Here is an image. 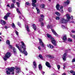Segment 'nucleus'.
Returning a JSON list of instances; mask_svg holds the SVG:
<instances>
[{
    "label": "nucleus",
    "mask_w": 75,
    "mask_h": 75,
    "mask_svg": "<svg viewBox=\"0 0 75 75\" xmlns=\"http://www.w3.org/2000/svg\"><path fill=\"white\" fill-rule=\"evenodd\" d=\"M16 69V72L18 74H19L21 72V69L20 67H15V68L14 67H11L10 68H7L8 71H6V74L7 75H10V72H12L11 73L12 75H14V70Z\"/></svg>",
    "instance_id": "obj_1"
},
{
    "label": "nucleus",
    "mask_w": 75,
    "mask_h": 75,
    "mask_svg": "<svg viewBox=\"0 0 75 75\" xmlns=\"http://www.w3.org/2000/svg\"><path fill=\"white\" fill-rule=\"evenodd\" d=\"M21 42L22 45H19L20 47H21V48H20V47L18 46V45H16V47L18 48L19 51L21 52L22 54H24L25 56H27L28 53L27 51H25V50H26V46L25 45V44L23 42ZM21 49L23 48V51L22 49H21Z\"/></svg>",
    "instance_id": "obj_2"
},
{
    "label": "nucleus",
    "mask_w": 75,
    "mask_h": 75,
    "mask_svg": "<svg viewBox=\"0 0 75 75\" xmlns=\"http://www.w3.org/2000/svg\"><path fill=\"white\" fill-rule=\"evenodd\" d=\"M47 36L48 38H51V42L53 44V45L54 46H57V43H56V41L55 40V39L52 37V36L48 33L47 34Z\"/></svg>",
    "instance_id": "obj_3"
},
{
    "label": "nucleus",
    "mask_w": 75,
    "mask_h": 75,
    "mask_svg": "<svg viewBox=\"0 0 75 75\" xmlns=\"http://www.w3.org/2000/svg\"><path fill=\"white\" fill-rule=\"evenodd\" d=\"M11 57V53L9 52H7L5 55V56L4 57V61H6L7 58H8Z\"/></svg>",
    "instance_id": "obj_4"
},
{
    "label": "nucleus",
    "mask_w": 75,
    "mask_h": 75,
    "mask_svg": "<svg viewBox=\"0 0 75 75\" xmlns=\"http://www.w3.org/2000/svg\"><path fill=\"white\" fill-rule=\"evenodd\" d=\"M38 40H39V43L41 45V47L44 48V43L42 42V40L40 39H38Z\"/></svg>",
    "instance_id": "obj_5"
},
{
    "label": "nucleus",
    "mask_w": 75,
    "mask_h": 75,
    "mask_svg": "<svg viewBox=\"0 0 75 75\" xmlns=\"http://www.w3.org/2000/svg\"><path fill=\"white\" fill-rule=\"evenodd\" d=\"M67 57V53H64L63 55V57H62V58H63V60L64 61H65L67 59V58H66V57Z\"/></svg>",
    "instance_id": "obj_6"
},
{
    "label": "nucleus",
    "mask_w": 75,
    "mask_h": 75,
    "mask_svg": "<svg viewBox=\"0 0 75 75\" xmlns=\"http://www.w3.org/2000/svg\"><path fill=\"white\" fill-rule=\"evenodd\" d=\"M10 13H8L7 14L4 16V18L5 20H7V17H8L9 16H10Z\"/></svg>",
    "instance_id": "obj_7"
},
{
    "label": "nucleus",
    "mask_w": 75,
    "mask_h": 75,
    "mask_svg": "<svg viewBox=\"0 0 75 75\" xmlns=\"http://www.w3.org/2000/svg\"><path fill=\"white\" fill-rule=\"evenodd\" d=\"M33 3H32V5L33 7H36V4H35L37 2V0H32Z\"/></svg>",
    "instance_id": "obj_8"
},
{
    "label": "nucleus",
    "mask_w": 75,
    "mask_h": 75,
    "mask_svg": "<svg viewBox=\"0 0 75 75\" xmlns=\"http://www.w3.org/2000/svg\"><path fill=\"white\" fill-rule=\"evenodd\" d=\"M51 30L53 33H54V34L55 35L56 37H58V35L57 33V32L53 29H51Z\"/></svg>",
    "instance_id": "obj_9"
},
{
    "label": "nucleus",
    "mask_w": 75,
    "mask_h": 75,
    "mask_svg": "<svg viewBox=\"0 0 75 75\" xmlns=\"http://www.w3.org/2000/svg\"><path fill=\"white\" fill-rule=\"evenodd\" d=\"M46 57H48L49 58H50L51 59H53L54 58V56H52L50 54L46 55Z\"/></svg>",
    "instance_id": "obj_10"
},
{
    "label": "nucleus",
    "mask_w": 75,
    "mask_h": 75,
    "mask_svg": "<svg viewBox=\"0 0 75 75\" xmlns=\"http://www.w3.org/2000/svg\"><path fill=\"white\" fill-rule=\"evenodd\" d=\"M45 65L48 68H51L50 64L48 62H47L45 63Z\"/></svg>",
    "instance_id": "obj_11"
},
{
    "label": "nucleus",
    "mask_w": 75,
    "mask_h": 75,
    "mask_svg": "<svg viewBox=\"0 0 75 75\" xmlns=\"http://www.w3.org/2000/svg\"><path fill=\"white\" fill-rule=\"evenodd\" d=\"M1 23L2 24V25H3V24L4 25H5V24H6V22L5 21L3 20H1Z\"/></svg>",
    "instance_id": "obj_12"
},
{
    "label": "nucleus",
    "mask_w": 75,
    "mask_h": 75,
    "mask_svg": "<svg viewBox=\"0 0 75 75\" xmlns=\"http://www.w3.org/2000/svg\"><path fill=\"white\" fill-rule=\"evenodd\" d=\"M33 64L34 67V68H37V63H36V62H35V61H34Z\"/></svg>",
    "instance_id": "obj_13"
},
{
    "label": "nucleus",
    "mask_w": 75,
    "mask_h": 75,
    "mask_svg": "<svg viewBox=\"0 0 75 75\" xmlns=\"http://www.w3.org/2000/svg\"><path fill=\"white\" fill-rule=\"evenodd\" d=\"M67 39V35H64L63 36V41H66Z\"/></svg>",
    "instance_id": "obj_14"
},
{
    "label": "nucleus",
    "mask_w": 75,
    "mask_h": 75,
    "mask_svg": "<svg viewBox=\"0 0 75 75\" xmlns=\"http://www.w3.org/2000/svg\"><path fill=\"white\" fill-rule=\"evenodd\" d=\"M48 47H50V48H51L52 49V48H54V46L50 44L47 45Z\"/></svg>",
    "instance_id": "obj_15"
},
{
    "label": "nucleus",
    "mask_w": 75,
    "mask_h": 75,
    "mask_svg": "<svg viewBox=\"0 0 75 75\" xmlns=\"http://www.w3.org/2000/svg\"><path fill=\"white\" fill-rule=\"evenodd\" d=\"M69 2L67 0L66 2H64V3L63 4H64V5H68V4H69Z\"/></svg>",
    "instance_id": "obj_16"
},
{
    "label": "nucleus",
    "mask_w": 75,
    "mask_h": 75,
    "mask_svg": "<svg viewBox=\"0 0 75 75\" xmlns=\"http://www.w3.org/2000/svg\"><path fill=\"white\" fill-rule=\"evenodd\" d=\"M56 8L57 10H59V5L57 4L56 6Z\"/></svg>",
    "instance_id": "obj_17"
},
{
    "label": "nucleus",
    "mask_w": 75,
    "mask_h": 75,
    "mask_svg": "<svg viewBox=\"0 0 75 75\" xmlns=\"http://www.w3.org/2000/svg\"><path fill=\"white\" fill-rule=\"evenodd\" d=\"M14 8V4H12L11 5V7H10V8Z\"/></svg>",
    "instance_id": "obj_18"
},
{
    "label": "nucleus",
    "mask_w": 75,
    "mask_h": 75,
    "mask_svg": "<svg viewBox=\"0 0 75 75\" xmlns=\"http://www.w3.org/2000/svg\"><path fill=\"white\" fill-rule=\"evenodd\" d=\"M66 16L67 17V18L69 20L70 18H71V17L69 16V14H67L66 15Z\"/></svg>",
    "instance_id": "obj_19"
},
{
    "label": "nucleus",
    "mask_w": 75,
    "mask_h": 75,
    "mask_svg": "<svg viewBox=\"0 0 75 75\" xmlns=\"http://www.w3.org/2000/svg\"><path fill=\"white\" fill-rule=\"evenodd\" d=\"M32 26H33V29L34 30H36V29H37V28L36 27V26H35V24H33Z\"/></svg>",
    "instance_id": "obj_20"
},
{
    "label": "nucleus",
    "mask_w": 75,
    "mask_h": 75,
    "mask_svg": "<svg viewBox=\"0 0 75 75\" xmlns=\"http://www.w3.org/2000/svg\"><path fill=\"white\" fill-rule=\"evenodd\" d=\"M36 9L37 11V13L38 14H40V10L38 8H36Z\"/></svg>",
    "instance_id": "obj_21"
},
{
    "label": "nucleus",
    "mask_w": 75,
    "mask_h": 75,
    "mask_svg": "<svg viewBox=\"0 0 75 75\" xmlns=\"http://www.w3.org/2000/svg\"><path fill=\"white\" fill-rule=\"evenodd\" d=\"M55 14H56V15L58 16H60V13H59L57 11H56L55 12Z\"/></svg>",
    "instance_id": "obj_22"
},
{
    "label": "nucleus",
    "mask_w": 75,
    "mask_h": 75,
    "mask_svg": "<svg viewBox=\"0 0 75 75\" xmlns=\"http://www.w3.org/2000/svg\"><path fill=\"white\" fill-rule=\"evenodd\" d=\"M26 29H27V31L28 32H30V29L29 28V26H28V25H27Z\"/></svg>",
    "instance_id": "obj_23"
},
{
    "label": "nucleus",
    "mask_w": 75,
    "mask_h": 75,
    "mask_svg": "<svg viewBox=\"0 0 75 75\" xmlns=\"http://www.w3.org/2000/svg\"><path fill=\"white\" fill-rule=\"evenodd\" d=\"M60 20L62 23H64V21H65V19L64 18H62V19H60Z\"/></svg>",
    "instance_id": "obj_24"
},
{
    "label": "nucleus",
    "mask_w": 75,
    "mask_h": 75,
    "mask_svg": "<svg viewBox=\"0 0 75 75\" xmlns=\"http://www.w3.org/2000/svg\"><path fill=\"white\" fill-rule=\"evenodd\" d=\"M38 67L39 70H41L42 69V66H41V64H39L38 65Z\"/></svg>",
    "instance_id": "obj_25"
},
{
    "label": "nucleus",
    "mask_w": 75,
    "mask_h": 75,
    "mask_svg": "<svg viewBox=\"0 0 75 75\" xmlns=\"http://www.w3.org/2000/svg\"><path fill=\"white\" fill-rule=\"evenodd\" d=\"M6 44L8 45H10V41L9 40H7L6 41Z\"/></svg>",
    "instance_id": "obj_26"
},
{
    "label": "nucleus",
    "mask_w": 75,
    "mask_h": 75,
    "mask_svg": "<svg viewBox=\"0 0 75 75\" xmlns=\"http://www.w3.org/2000/svg\"><path fill=\"white\" fill-rule=\"evenodd\" d=\"M13 52L14 54H17V51H16V50L15 48H13Z\"/></svg>",
    "instance_id": "obj_27"
},
{
    "label": "nucleus",
    "mask_w": 75,
    "mask_h": 75,
    "mask_svg": "<svg viewBox=\"0 0 75 75\" xmlns=\"http://www.w3.org/2000/svg\"><path fill=\"white\" fill-rule=\"evenodd\" d=\"M67 41L69 42H72V40L70 38H68L67 39Z\"/></svg>",
    "instance_id": "obj_28"
},
{
    "label": "nucleus",
    "mask_w": 75,
    "mask_h": 75,
    "mask_svg": "<svg viewBox=\"0 0 75 75\" xmlns=\"http://www.w3.org/2000/svg\"><path fill=\"white\" fill-rule=\"evenodd\" d=\"M43 20H44V19L43 18H40L39 19V21H40V22L42 21Z\"/></svg>",
    "instance_id": "obj_29"
},
{
    "label": "nucleus",
    "mask_w": 75,
    "mask_h": 75,
    "mask_svg": "<svg viewBox=\"0 0 75 75\" xmlns=\"http://www.w3.org/2000/svg\"><path fill=\"white\" fill-rule=\"evenodd\" d=\"M39 58H40V59H42V58H43V57H42V55L41 54H39Z\"/></svg>",
    "instance_id": "obj_30"
},
{
    "label": "nucleus",
    "mask_w": 75,
    "mask_h": 75,
    "mask_svg": "<svg viewBox=\"0 0 75 75\" xmlns=\"http://www.w3.org/2000/svg\"><path fill=\"white\" fill-rule=\"evenodd\" d=\"M55 19L57 20H59L60 19V18L59 16H56Z\"/></svg>",
    "instance_id": "obj_31"
},
{
    "label": "nucleus",
    "mask_w": 75,
    "mask_h": 75,
    "mask_svg": "<svg viewBox=\"0 0 75 75\" xmlns=\"http://www.w3.org/2000/svg\"><path fill=\"white\" fill-rule=\"evenodd\" d=\"M12 27L14 28H16V26H15V25L14 23H12Z\"/></svg>",
    "instance_id": "obj_32"
},
{
    "label": "nucleus",
    "mask_w": 75,
    "mask_h": 75,
    "mask_svg": "<svg viewBox=\"0 0 75 75\" xmlns=\"http://www.w3.org/2000/svg\"><path fill=\"white\" fill-rule=\"evenodd\" d=\"M40 16L41 18H42L44 19V15H43V14H40Z\"/></svg>",
    "instance_id": "obj_33"
},
{
    "label": "nucleus",
    "mask_w": 75,
    "mask_h": 75,
    "mask_svg": "<svg viewBox=\"0 0 75 75\" xmlns=\"http://www.w3.org/2000/svg\"><path fill=\"white\" fill-rule=\"evenodd\" d=\"M59 11L62 13H64V11H63V9H60Z\"/></svg>",
    "instance_id": "obj_34"
},
{
    "label": "nucleus",
    "mask_w": 75,
    "mask_h": 75,
    "mask_svg": "<svg viewBox=\"0 0 75 75\" xmlns=\"http://www.w3.org/2000/svg\"><path fill=\"white\" fill-rule=\"evenodd\" d=\"M17 12L18 13H20V14H21V12H20V11L19 10V9H18V8H17V10H16Z\"/></svg>",
    "instance_id": "obj_35"
},
{
    "label": "nucleus",
    "mask_w": 75,
    "mask_h": 75,
    "mask_svg": "<svg viewBox=\"0 0 75 75\" xmlns=\"http://www.w3.org/2000/svg\"><path fill=\"white\" fill-rule=\"evenodd\" d=\"M8 47L9 48H11V49H12V48H13V46L10 45H9Z\"/></svg>",
    "instance_id": "obj_36"
},
{
    "label": "nucleus",
    "mask_w": 75,
    "mask_h": 75,
    "mask_svg": "<svg viewBox=\"0 0 75 75\" xmlns=\"http://www.w3.org/2000/svg\"><path fill=\"white\" fill-rule=\"evenodd\" d=\"M25 4L28 6H30V4H29V2H26L25 3Z\"/></svg>",
    "instance_id": "obj_37"
},
{
    "label": "nucleus",
    "mask_w": 75,
    "mask_h": 75,
    "mask_svg": "<svg viewBox=\"0 0 75 75\" xmlns=\"http://www.w3.org/2000/svg\"><path fill=\"white\" fill-rule=\"evenodd\" d=\"M41 6H42V8H45V5H44V4H42Z\"/></svg>",
    "instance_id": "obj_38"
},
{
    "label": "nucleus",
    "mask_w": 75,
    "mask_h": 75,
    "mask_svg": "<svg viewBox=\"0 0 75 75\" xmlns=\"http://www.w3.org/2000/svg\"><path fill=\"white\" fill-rule=\"evenodd\" d=\"M57 67L58 69H60V65H57Z\"/></svg>",
    "instance_id": "obj_39"
},
{
    "label": "nucleus",
    "mask_w": 75,
    "mask_h": 75,
    "mask_svg": "<svg viewBox=\"0 0 75 75\" xmlns=\"http://www.w3.org/2000/svg\"><path fill=\"white\" fill-rule=\"evenodd\" d=\"M15 31L16 34L17 35H18V31L16 30H15Z\"/></svg>",
    "instance_id": "obj_40"
},
{
    "label": "nucleus",
    "mask_w": 75,
    "mask_h": 75,
    "mask_svg": "<svg viewBox=\"0 0 75 75\" xmlns=\"http://www.w3.org/2000/svg\"><path fill=\"white\" fill-rule=\"evenodd\" d=\"M68 22V21L67 20H65L64 19V23H65V24H66V23Z\"/></svg>",
    "instance_id": "obj_41"
},
{
    "label": "nucleus",
    "mask_w": 75,
    "mask_h": 75,
    "mask_svg": "<svg viewBox=\"0 0 75 75\" xmlns=\"http://www.w3.org/2000/svg\"><path fill=\"white\" fill-rule=\"evenodd\" d=\"M69 12H71V11H72V10H71V7H70L69 8Z\"/></svg>",
    "instance_id": "obj_42"
},
{
    "label": "nucleus",
    "mask_w": 75,
    "mask_h": 75,
    "mask_svg": "<svg viewBox=\"0 0 75 75\" xmlns=\"http://www.w3.org/2000/svg\"><path fill=\"white\" fill-rule=\"evenodd\" d=\"M50 26L49 25H47V28H48V29H49V28H50Z\"/></svg>",
    "instance_id": "obj_43"
},
{
    "label": "nucleus",
    "mask_w": 75,
    "mask_h": 75,
    "mask_svg": "<svg viewBox=\"0 0 75 75\" xmlns=\"http://www.w3.org/2000/svg\"><path fill=\"white\" fill-rule=\"evenodd\" d=\"M70 72L71 74H73V73H74V71L72 70H71L70 71Z\"/></svg>",
    "instance_id": "obj_44"
},
{
    "label": "nucleus",
    "mask_w": 75,
    "mask_h": 75,
    "mask_svg": "<svg viewBox=\"0 0 75 75\" xmlns=\"http://www.w3.org/2000/svg\"><path fill=\"white\" fill-rule=\"evenodd\" d=\"M70 36L71 37H72V38H74V35H70Z\"/></svg>",
    "instance_id": "obj_45"
},
{
    "label": "nucleus",
    "mask_w": 75,
    "mask_h": 75,
    "mask_svg": "<svg viewBox=\"0 0 75 75\" xmlns=\"http://www.w3.org/2000/svg\"><path fill=\"white\" fill-rule=\"evenodd\" d=\"M75 62V58L74 59H73L72 60V62Z\"/></svg>",
    "instance_id": "obj_46"
},
{
    "label": "nucleus",
    "mask_w": 75,
    "mask_h": 75,
    "mask_svg": "<svg viewBox=\"0 0 75 75\" xmlns=\"http://www.w3.org/2000/svg\"><path fill=\"white\" fill-rule=\"evenodd\" d=\"M41 25L42 26H44V23L42 22H41Z\"/></svg>",
    "instance_id": "obj_47"
},
{
    "label": "nucleus",
    "mask_w": 75,
    "mask_h": 75,
    "mask_svg": "<svg viewBox=\"0 0 75 75\" xmlns=\"http://www.w3.org/2000/svg\"><path fill=\"white\" fill-rule=\"evenodd\" d=\"M5 28L6 29H7V28H8V27H7L6 25H5Z\"/></svg>",
    "instance_id": "obj_48"
},
{
    "label": "nucleus",
    "mask_w": 75,
    "mask_h": 75,
    "mask_svg": "<svg viewBox=\"0 0 75 75\" xmlns=\"http://www.w3.org/2000/svg\"><path fill=\"white\" fill-rule=\"evenodd\" d=\"M38 49L39 50H41V47H40V46H39L38 47Z\"/></svg>",
    "instance_id": "obj_49"
},
{
    "label": "nucleus",
    "mask_w": 75,
    "mask_h": 75,
    "mask_svg": "<svg viewBox=\"0 0 75 75\" xmlns=\"http://www.w3.org/2000/svg\"><path fill=\"white\" fill-rule=\"evenodd\" d=\"M71 32L72 33H75V31H74V30H72L71 31Z\"/></svg>",
    "instance_id": "obj_50"
},
{
    "label": "nucleus",
    "mask_w": 75,
    "mask_h": 75,
    "mask_svg": "<svg viewBox=\"0 0 75 75\" xmlns=\"http://www.w3.org/2000/svg\"><path fill=\"white\" fill-rule=\"evenodd\" d=\"M12 2L14 3H16V0H12Z\"/></svg>",
    "instance_id": "obj_51"
},
{
    "label": "nucleus",
    "mask_w": 75,
    "mask_h": 75,
    "mask_svg": "<svg viewBox=\"0 0 75 75\" xmlns=\"http://www.w3.org/2000/svg\"><path fill=\"white\" fill-rule=\"evenodd\" d=\"M60 9H63V6H61L60 7Z\"/></svg>",
    "instance_id": "obj_52"
},
{
    "label": "nucleus",
    "mask_w": 75,
    "mask_h": 75,
    "mask_svg": "<svg viewBox=\"0 0 75 75\" xmlns=\"http://www.w3.org/2000/svg\"><path fill=\"white\" fill-rule=\"evenodd\" d=\"M18 25H20V23L19 22L18 23Z\"/></svg>",
    "instance_id": "obj_53"
},
{
    "label": "nucleus",
    "mask_w": 75,
    "mask_h": 75,
    "mask_svg": "<svg viewBox=\"0 0 75 75\" xmlns=\"http://www.w3.org/2000/svg\"><path fill=\"white\" fill-rule=\"evenodd\" d=\"M16 4H17V5H18V4H20V3H19V2H16Z\"/></svg>",
    "instance_id": "obj_54"
},
{
    "label": "nucleus",
    "mask_w": 75,
    "mask_h": 75,
    "mask_svg": "<svg viewBox=\"0 0 75 75\" xmlns=\"http://www.w3.org/2000/svg\"><path fill=\"white\" fill-rule=\"evenodd\" d=\"M19 18H20V19H21L22 18V17H21V16H19Z\"/></svg>",
    "instance_id": "obj_55"
},
{
    "label": "nucleus",
    "mask_w": 75,
    "mask_h": 75,
    "mask_svg": "<svg viewBox=\"0 0 75 75\" xmlns=\"http://www.w3.org/2000/svg\"><path fill=\"white\" fill-rule=\"evenodd\" d=\"M7 7H10V5H9V4H8L7 5Z\"/></svg>",
    "instance_id": "obj_56"
},
{
    "label": "nucleus",
    "mask_w": 75,
    "mask_h": 75,
    "mask_svg": "<svg viewBox=\"0 0 75 75\" xmlns=\"http://www.w3.org/2000/svg\"><path fill=\"white\" fill-rule=\"evenodd\" d=\"M62 75H66V74L65 73H63Z\"/></svg>",
    "instance_id": "obj_57"
},
{
    "label": "nucleus",
    "mask_w": 75,
    "mask_h": 75,
    "mask_svg": "<svg viewBox=\"0 0 75 75\" xmlns=\"http://www.w3.org/2000/svg\"><path fill=\"white\" fill-rule=\"evenodd\" d=\"M70 18L71 19V20H72V19H73V17L71 16V17Z\"/></svg>",
    "instance_id": "obj_58"
},
{
    "label": "nucleus",
    "mask_w": 75,
    "mask_h": 75,
    "mask_svg": "<svg viewBox=\"0 0 75 75\" xmlns=\"http://www.w3.org/2000/svg\"><path fill=\"white\" fill-rule=\"evenodd\" d=\"M17 5L18 7H20V4Z\"/></svg>",
    "instance_id": "obj_59"
},
{
    "label": "nucleus",
    "mask_w": 75,
    "mask_h": 75,
    "mask_svg": "<svg viewBox=\"0 0 75 75\" xmlns=\"http://www.w3.org/2000/svg\"><path fill=\"white\" fill-rule=\"evenodd\" d=\"M73 75H75V72H74V74H73Z\"/></svg>",
    "instance_id": "obj_60"
},
{
    "label": "nucleus",
    "mask_w": 75,
    "mask_h": 75,
    "mask_svg": "<svg viewBox=\"0 0 75 75\" xmlns=\"http://www.w3.org/2000/svg\"><path fill=\"white\" fill-rule=\"evenodd\" d=\"M42 74H45V72L43 71V73H42Z\"/></svg>",
    "instance_id": "obj_61"
},
{
    "label": "nucleus",
    "mask_w": 75,
    "mask_h": 75,
    "mask_svg": "<svg viewBox=\"0 0 75 75\" xmlns=\"http://www.w3.org/2000/svg\"><path fill=\"white\" fill-rule=\"evenodd\" d=\"M65 67L64 66V67H63V69H65Z\"/></svg>",
    "instance_id": "obj_62"
},
{
    "label": "nucleus",
    "mask_w": 75,
    "mask_h": 75,
    "mask_svg": "<svg viewBox=\"0 0 75 75\" xmlns=\"http://www.w3.org/2000/svg\"><path fill=\"white\" fill-rule=\"evenodd\" d=\"M62 27H65V26H64V25H62Z\"/></svg>",
    "instance_id": "obj_63"
},
{
    "label": "nucleus",
    "mask_w": 75,
    "mask_h": 75,
    "mask_svg": "<svg viewBox=\"0 0 75 75\" xmlns=\"http://www.w3.org/2000/svg\"><path fill=\"white\" fill-rule=\"evenodd\" d=\"M75 38V35L74 36V38Z\"/></svg>",
    "instance_id": "obj_64"
}]
</instances>
